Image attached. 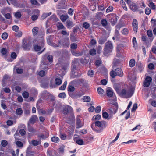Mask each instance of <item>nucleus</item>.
I'll return each mask as SVG.
<instances>
[{"label": "nucleus", "mask_w": 156, "mask_h": 156, "mask_svg": "<svg viewBox=\"0 0 156 156\" xmlns=\"http://www.w3.org/2000/svg\"><path fill=\"white\" fill-rule=\"evenodd\" d=\"M62 107V104L61 103H58L56 105L55 108L57 110L59 111L61 109Z\"/></svg>", "instance_id": "60"}, {"label": "nucleus", "mask_w": 156, "mask_h": 156, "mask_svg": "<svg viewBox=\"0 0 156 156\" xmlns=\"http://www.w3.org/2000/svg\"><path fill=\"white\" fill-rule=\"evenodd\" d=\"M17 57V55L15 52H13L11 53L10 57L14 59L16 58Z\"/></svg>", "instance_id": "63"}, {"label": "nucleus", "mask_w": 156, "mask_h": 156, "mask_svg": "<svg viewBox=\"0 0 156 156\" xmlns=\"http://www.w3.org/2000/svg\"><path fill=\"white\" fill-rule=\"evenodd\" d=\"M38 120V118L36 115H33L30 118L29 121L30 122L33 124L36 121Z\"/></svg>", "instance_id": "22"}, {"label": "nucleus", "mask_w": 156, "mask_h": 156, "mask_svg": "<svg viewBox=\"0 0 156 156\" xmlns=\"http://www.w3.org/2000/svg\"><path fill=\"white\" fill-rule=\"evenodd\" d=\"M58 97L60 98H64L66 97V95L65 92L61 93L59 94Z\"/></svg>", "instance_id": "64"}, {"label": "nucleus", "mask_w": 156, "mask_h": 156, "mask_svg": "<svg viewBox=\"0 0 156 156\" xmlns=\"http://www.w3.org/2000/svg\"><path fill=\"white\" fill-rule=\"evenodd\" d=\"M101 118V115L100 114H97L94 115L92 118V120H100Z\"/></svg>", "instance_id": "30"}, {"label": "nucleus", "mask_w": 156, "mask_h": 156, "mask_svg": "<svg viewBox=\"0 0 156 156\" xmlns=\"http://www.w3.org/2000/svg\"><path fill=\"white\" fill-rule=\"evenodd\" d=\"M22 95L24 98L27 99L29 97V94L28 92L27 91H24Z\"/></svg>", "instance_id": "56"}, {"label": "nucleus", "mask_w": 156, "mask_h": 156, "mask_svg": "<svg viewBox=\"0 0 156 156\" xmlns=\"http://www.w3.org/2000/svg\"><path fill=\"white\" fill-rule=\"evenodd\" d=\"M74 141L79 145H82L84 144V141L82 139L76 137L74 139Z\"/></svg>", "instance_id": "20"}, {"label": "nucleus", "mask_w": 156, "mask_h": 156, "mask_svg": "<svg viewBox=\"0 0 156 156\" xmlns=\"http://www.w3.org/2000/svg\"><path fill=\"white\" fill-rule=\"evenodd\" d=\"M115 37L117 40L120 39V34L118 30H115Z\"/></svg>", "instance_id": "39"}, {"label": "nucleus", "mask_w": 156, "mask_h": 156, "mask_svg": "<svg viewBox=\"0 0 156 156\" xmlns=\"http://www.w3.org/2000/svg\"><path fill=\"white\" fill-rule=\"evenodd\" d=\"M106 93L107 96L109 98L112 97L113 96L114 94H115L113 90L110 87H108L107 88ZM115 96L116 97L115 95Z\"/></svg>", "instance_id": "15"}, {"label": "nucleus", "mask_w": 156, "mask_h": 156, "mask_svg": "<svg viewBox=\"0 0 156 156\" xmlns=\"http://www.w3.org/2000/svg\"><path fill=\"white\" fill-rule=\"evenodd\" d=\"M94 71L92 70H89L88 71L87 74L90 77H92L93 76Z\"/></svg>", "instance_id": "52"}, {"label": "nucleus", "mask_w": 156, "mask_h": 156, "mask_svg": "<svg viewBox=\"0 0 156 156\" xmlns=\"http://www.w3.org/2000/svg\"><path fill=\"white\" fill-rule=\"evenodd\" d=\"M51 140L52 142L55 143H58L59 142L60 140L58 137L56 136H53L51 137Z\"/></svg>", "instance_id": "27"}, {"label": "nucleus", "mask_w": 156, "mask_h": 156, "mask_svg": "<svg viewBox=\"0 0 156 156\" xmlns=\"http://www.w3.org/2000/svg\"><path fill=\"white\" fill-rule=\"evenodd\" d=\"M137 108V104L136 103H135L133 104L132 108L131 109V112H135Z\"/></svg>", "instance_id": "61"}, {"label": "nucleus", "mask_w": 156, "mask_h": 156, "mask_svg": "<svg viewBox=\"0 0 156 156\" xmlns=\"http://www.w3.org/2000/svg\"><path fill=\"white\" fill-rule=\"evenodd\" d=\"M117 75L120 77H122L123 76V73L122 69L121 68H117L115 70Z\"/></svg>", "instance_id": "19"}, {"label": "nucleus", "mask_w": 156, "mask_h": 156, "mask_svg": "<svg viewBox=\"0 0 156 156\" xmlns=\"http://www.w3.org/2000/svg\"><path fill=\"white\" fill-rule=\"evenodd\" d=\"M27 128L29 132L34 133L35 132L34 129L33 127L30 125L29 123H28L27 124Z\"/></svg>", "instance_id": "38"}, {"label": "nucleus", "mask_w": 156, "mask_h": 156, "mask_svg": "<svg viewBox=\"0 0 156 156\" xmlns=\"http://www.w3.org/2000/svg\"><path fill=\"white\" fill-rule=\"evenodd\" d=\"M73 110V108L71 106L66 105L63 107V113L65 115H68L69 113L70 112H72Z\"/></svg>", "instance_id": "11"}, {"label": "nucleus", "mask_w": 156, "mask_h": 156, "mask_svg": "<svg viewBox=\"0 0 156 156\" xmlns=\"http://www.w3.org/2000/svg\"><path fill=\"white\" fill-rule=\"evenodd\" d=\"M111 104L115 106L116 108L114 109V114H115L117 112L118 109V105L117 102H115V103H112Z\"/></svg>", "instance_id": "36"}, {"label": "nucleus", "mask_w": 156, "mask_h": 156, "mask_svg": "<svg viewBox=\"0 0 156 156\" xmlns=\"http://www.w3.org/2000/svg\"><path fill=\"white\" fill-rule=\"evenodd\" d=\"M14 31L17 32L15 33V36L16 37H21L23 34L22 32V31H20L18 32H17L19 30H13Z\"/></svg>", "instance_id": "29"}, {"label": "nucleus", "mask_w": 156, "mask_h": 156, "mask_svg": "<svg viewBox=\"0 0 156 156\" xmlns=\"http://www.w3.org/2000/svg\"><path fill=\"white\" fill-rule=\"evenodd\" d=\"M40 86L44 89H47L48 87V83L47 80L45 79L42 80L41 81Z\"/></svg>", "instance_id": "17"}, {"label": "nucleus", "mask_w": 156, "mask_h": 156, "mask_svg": "<svg viewBox=\"0 0 156 156\" xmlns=\"http://www.w3.org/2000/svg\"><path fill=\"white\" fill-rule=\"evenodd\" d=\"M81 74L80 73H79L76 71H72L71 72V77L74 79L76 78L80 77L81 76Z\"/></svg>", "instance_id": "21"}, {"label": "nucleus", "mask_w": 156, "mask_h": 156, "mask_svg": "<svg viewBox=\"0 0 156 156\" xmlns=\"http://www.w3.org/2000/svg\"><path fill=\"white\" fill-rule=\"evenodd\" d=\"M112 48L113 46L112 43L111 41H108L105 44L104 50L107 53H109L112 51L111 49Z\"/></svg>", "instance_id": "9"}, {"label": "nucleus", "mask_w": 156, "mask_h": 156, "mask_svg": "<svg viewBox=\"0 0 156 156\" xmlns=\"http://www.w3.org/2000/svg\"><path fill=\"white\" fill-rule=\"evenodd\" d=\"M16 71L17 74H21L23 72V69L18 67L16 69Z\"/></svg>", "instance_id": "49"}, {"label": "nucleus", "mask_w": 156, "mask_h": 156, "mask_svg": "<svg viewBox=\"0 0 156 156\" xmlns=\"http://www.w3.org/2000/svg\"><path fill=\"white\" fill-rule=\"evenodd\" d=\"M101 110V106L99 105L96 107L95 108V112L97 113H99Z\"/></svg>", "instance_id": "59"}, {"label": "nucleus", "mask_w": 156, "mask_h": 156, "mask_svg": "<svg viewBox=\"0 0 156 156\" xmlns=\"http://www.w3.org/2000/svg\"><path fill=\"white\" fill-rule=\"evenodd\" d=\"M97 91L98 94L101 95H103L104 92V90L100 87H99L98 88Z\"/></svg>", "instance_id": "46"}, {"label": "nucleus", "mask_w": 156, "mask_h": 156, "mask_svg": "<svg viewBox=\"0 0 156 156\" xmlns=\"http://www.w3.org/2000/svg\"><path fill=\"white\" fill-rule=\"evenodd\" d=\"M83 126V125L81 121L80 118L77 117L76 118V129H79L81 128Z\"/></svg>", "instance_id": "18"}, {"label": "nucleus", "mask_w": 156, "mask_h": 156, "mask_svg": "<svg viewBox=\"0 0 156 156\" xmlns=\"http://www.w3.org/2000/svg\"><path fill=\"white\" fill-rule=\"evenodd\" d=\"M135 64V61L134 59L132 58L129 62V66L131 67H134Z\"/></svg>", "instance_id": "35"}, {"label": "nucleus", "mask_w": 156, "mask_h": 156, "mask_svg": "<svg viewBox=\"0 0 156 156\" xmlns=\"http://www.w3.org/2000/svg\"><path fill=\"white\" fill-rule=\"evenodd\" d=\"M102 35L100 37L98 41V43L100 44H103L107 41L108 37V34H106V30H102Z\"/></svg>", "instance_id": "6"}, {"label": "nucleus", "mask_w": 156, "mask_h": 156, "mask_svg": "<svg viewBox=\"0 0 156 156\" xmlns=\"http://www.w3.org/2000/svg\"><path fill=\"white\" fill-rule=\"evenodd\" d=\"M60 137L62 140H65L66 139L67 136L66 134L65 133H60Z\"/></svg>", "instance_id": "51"}, {"label": "nucleus", "mask_w": 156, "mask_h": 156, "mask_svg": "<svg viewBox=\"0 0 156 156\" xmlns=\"http://www.w3.org/2000/svg\"><path fill=\"white\" fill-rule=\"evenodd\" d=\"M66 26L68 28H70L74 25L73 23L69 20H67L66 21Z\"/></svg>", "instance_id": "32"}, {"label": "nucleus", "mask_w": 156, "mask_h": 156, "mask_svg": "<svg viewBox=\"0 0 156 156\" xmlns=\"http://www.w3.org/2000/svg\"><path fill=\"white\" fill-rule=\"evenodd\" d=\"M75 80L76 81V83L77 84L83 83H84L85 80L83 79L79 78Z\"/></svg>", "instance_id": "43"}, {"label": "nucleus", "mask_w": 156, "mask_h": 156, "mask_svg": "<svg viewBox=\"0 0 156 156\" xmlns=\"http://www.w3.org/2000/svg\"><path fill=\"white\" fill-rule=\"evenodd\" d=\"M139 7L135 3L132 2L130 5V8L133 11H138L140 14L143 13L144 12L143 9H139Z\"/></svg>", "instance_id": "8"}, {"label": "nucleus", "mask_w": 156, "mask_h": 156, "mask_svg": "<svg viewBox=\"0 0 156 156\" xmlns=\"http://www.w3.org/2000/svg\"><path fill=\"white\" fill-rule=\"evenodd\" d=\"M62 46L64 48H67L69 46V37H65L62 40Z\"/></svg>", "instance_id": "13"}, {"label": "nucleus", "mask_w": 156, "mask_h": 156, "mask_svg": "<svg viewBox=\"0 0 156 156\" xmlns=\"http://www.w3.org/2000/svg\"><path fill=\"white\" fill-rule=\"evenodd\" d=\"M110 74L111 77L113 78H115L117 76L115 70L114 71L112 70L111 71L110 73Z\"/></svg>", "instance_id": "42"}, {"label": "nucleus", "mask_w": 156, "mask_h": 156, "mask_svg": "<svg viewBox=\"0 0 156 156\" xmlns=\"http://www.w3.org/2000/svg\"><path fill=\"white\" fill-rule=\"evenodd\" d=\"M132 27L133 29H137L138 28V22L136 19H133L132 21Z\"/></svg>", "instance_id": "23"}, {"label": "nucleus", "mask_w": 156, "mask_h": 156, "mask_svg": "<svg viewBox=\"0 0 156 156\" xmlns=\"http://www.w3.org/2000/svg\"><path fill=\"white\" fill-rule=\"evenodd\" d=\"M47 58L48 62L51 63L53 61V56L52 55H48L47 56Z\"/></svg>", "instance_id": "50"}, {"label": "nucleus", "mask_w": 156, "mask_h": 156, "mask_svg": "<svg viewBox=\"0 0 156 156\" xmlns=\"http://www.w3.org/2000/svg\"><path fill=\"white\" fill-rule=\"evenodd\" d=\"M49 97H51L50 101L52 102H54L55 101V97L47 90L44 91L41 95L42 98L46 100H48L49 99Z\"/></svg>", "instance_id": "5"}, {"label": "nucleus", "mask_w": 156, "mask_h": 156, "mask_svg": "<svg viewBox=\"0 0 156 156\" xmlns=\"http://www.w3.org/2000/svg\"><path fill=\"white\" fill-rule=\"evenodd\" d=\"M139 5H140L141 9H144L146 6V5L143 1L142 0L140 1L139 3Z\"/></svg>", "instance_id": "54"}, {"label": "nucleus", "mask_w": 156, "mask_h": 156, "mask_svg": "<svg viewBox=\"0 0 156 156\" xmlns=\"http://www.w3.org/2000/svg\"><path fill=\"white\" fill-rule=\"evenodd\" d=\"M16 113L18 115H21L23 113V111L21 108H17L16 110Z\"/></svg>", "instance_id": "40"}, {"label": "nucleus", "mask_w": 156, "mask_h": 156, "mask_svg": "<svg viewBox=\"0 0 156 156\" xmlns=\"http://www.w3.org/2000/svg\"><path fill=\"white\" fill-rule=\"evenodd\" d=\"M89 54L92 56L95 55L96 54V50L94 48L90 49L89 51Z\"/></svg>", "instance_id": "55"}, {"label": "nucleus", "mask_w": 156, "mask_h": 156, "mask_svg": "<svg viewBox=\"0 0 156 156\" xmlns=\"http://www.w3.org/2000/svg\"><path fill=\"white\" fill-rule=\"evenodd\" d=\"M16 145L19 148L22 147L23 146V143L20 141H17L16 143Z\"/></svg>", "instance_id": "62"}, {"label": "nucleus", "mask_w": 156, "mask_h": 156, "mask_svg": "<svg viewBox=\"0 0 156 156\" xmlns=\"http://www.w3.org/2000/svg\"><path fill=\"white\" fill-rule=\"evenodd\" d=\"M31 46V43L29 39H24L22 43V47L24 50H29Z\"/></svg>", "instance_id": "7"}, {"label": "nucleus", "mask_w": 156, "mask_h": 156, "mask_svg": "<svg viewBox=\"0 0 156 156\" xmlns=\"http://www.w3.org/2000/svg\"><path fill=\"white\" fill-rule=\"evenodd\" d=\"M84 102H89L90 101L91 99L90 97L88 96H84L82 99Z\"/></svg>", "instance_id": "37"}, {"label": "nucleus", "mask_w": 156, "mask_h": 156, "mask_svg": "<svg viewBox=\"0 0 156 156\" xmlns=\"http://www.w3.org/2000/svg\"><path fill=\"white\" fill-rule=\"evenodd\" d=\"M147 34L148 37H151L150 39L151 40V42L154 38L153 37H152L153 36L152 30H147Z\"/></svg>", "instance_id": "31"}, {"label": "nucleus", "mask_w": 156, "mask_h": 156, "mask_svg": "<svg viewBox=\"0 0 156 156\" xmlns=\"http://www.w3.org/2000/svg\"><path fill=\"white\" fill-rule=\"evenodd\" d=\"M78 30H73V32L70 34V39L71 41L74 42L77 41V38L75 36V32H77Z\"/></svg>", "instance_id": "16"}, {"label": "nucleus", "mask_w": 156, "mask_h": 156, "mask_svg": "<svg viewBox=\"0 0 156 156\" xmlns=\"http://www.w3.org/2000/svg\"><path fill=\"white\" fill-rule=\"evenodd\" d=\"M69 18V16L67 14L62 15L60 16L61 20L63 22H65Z\"/></svg>", "instance_id": "25"}, {"label": "nucleus", "mask_w": 156, "mask_h": 156, "mask_svg": "<svg viewBox=\"0 0 156 156\" xmlns=\"http://www.w3.org/2000/svg\"><path fill=\"white\" fill-rule=\"evenodd\" d=\"M8 142L5 140H2L1 141V144L2 146L4 147H6L7 145H8Z\"/></svg>", "instance_id": "58"}, {"label": "nucleus", "mask_w": 156, "mask_h": 156, "mask_svg": "<svg viewBox=\"0 0 156 156\" xmlns=\"http://www.w3.org/2000/svg\"><path fill=\"white\" fill-rule=\"evenodd\" d=\"M108 17L110 21L113 25H114L117 22L118 16L115 14H110Z\"/></svg>", "instance_id": "10"}, {"label": "nucleus", "mask_w": 156, "mask_h": 156, "mask_svg": "<svg viewBox=\"0 0 156 156\" xmlns=\"http://www.w3.org/2000/svg\"><path fill=\"white\" fill-rule=\"evenodd\" d=\"M65 148V146L63 144L60 146L58 150V153L60 154H63L64 152Z\"/></svg>", "instance_id": "24"}, {"label": "nucleus", "mask_w": 156, "mask_h": 156, "mask_svg": "<svg viewBox=\"0 0 156 156\" xmlns=\"http://www.w3.org/2000/svg\"><path fill=\"white\" fill-rule=\"evenodd\" d=\"M72 55L76 57L81 56L83 55V54L85 53V51H82L80 52H78L75 50H70Z\"/></svg>", "instance_id": "14"}, {"label": "nucleus", "mask_w": 156, "mask_h": 156, "mask_svg": "<svg viewBox=\"0 0 156 156\" xmlns=\"http://www.w3.org/2000/svg\"><path fill=\"white\" fill-rule=\"evenodd\" d=\"M83 27L86 29H88L90 27V24L87 22H84L83 24Z\"/></svg>", "instance_id": "48"}, {"label": "nucleus", "mask_w": 156, "mask_h": 156, "mask_svg": "<svg viewBox=\"0 0 156 156\" xmlns=\"http://www.w3.org/2000/svg\"><path fill=\"white\" fill-rule=\"evenodd\" d=\"M75 88L74 86L72 85H68L67 87L68 93L69 96L73 99H78L84 94L83 92L81 91L74 93Z\"/></svg>", "instance_id": "1"}, {"label": "nucleus", "mask_w": 156, "mask_h": 156, "mask_svg": "<svg viewBox=\"0 0 156 156\" xmlns=\"http://www.w3.org/2000/svg\"><path fill=\"white\" fill-rule=\"evenodd\" d=\"M57 27L58 29H63L65 28L64 26L61 23H58L57 24Z\"/></svg>", "instance_id": "45"}, {"label": "nucleus", "mask_w": 156, "mask_h": 156, "mask_svg": "<svg viewBox=\"0 0 156 156\" xmlns=\"http://www.w3.org/2000/svg\"><path fill=\"white\" fill-rule=\"evenodd\" d=\"M152 81V78L150 76H146L145 80L143 82V86L144 87H149Z\"/></svg>", "instance_id": "12"}, {"label": "nucleus", "mask_w": 156, "mask_h": 156, "mask_svg": "<svg viewBox=\"0 0 156 156\" xmlns=\"http://www.w3.org/2000/svg\"><path fill=\"white\" fill-rule=\"evenodd\" d=\"M55 83L56 85L59 86L62 83V80L60 78H56L55 79Z\"/></svg>", "instance_id": "28"}, {"label": "nucleus", "mask_w": 156, "mask_h": 156, "mask_svg": "<svg viewBox=\"0 0 156 156\" xmlns=\"http://www.w3.org/2000/svg\"><path fill=\"white\" fill-rule=\"evenodd\" d=\"M45 41L44 39H40L37 41L36 43L33 45V48L35 51L38 52L39 54L42 53L44 50L45 48H44L41 51H40L42 48L44 46Z\"/></svg>", "instance_id": "2"}, {"label": "nucleus", "mask_w": 156, "mask_h": 156, "mask_svg": "<svg viewBox=\"0 0 156 156\" xmlns=\"http://www.w3.org/2000/svg\"><path fill=\"white\" fill-rule=\"evenodd\" d=\"M32 143L34 146H37L41 144V141L40 140L39 141L37 140H34L32 141Z\"/></svg>", "instance_id": "34"}, {"label": "nucleus", "mask_w": 156, "mask_h": 156, "mask_svg": "<svg viewBox=\"0 0 156 156\" xmlns=\"http://www.w3.org/2000/svg\"><path fill=\"white\" fill-rule=\"evenodd\" d=\"M51 12L44 13L41 16V18L42 19L44 20L47 17L51 15Z\"/></svg>", "instance_id": "44"}, {"label": "nucleus", "mask_w": 156, "mask_h": 156, "mask_svg": "<svg viewBox=\"0 0 156 156\" xmlns=\"http://www.w3.org/2000/svg\"><path fill=\"white\" fill-rule=\"evenodd\" d=\"M102 116L103 118L108 120L109 117V114L106 112H104L103 110L102 111Z\"/></svg>", "instance_id": "33"}, {"label": "nucleus", "mask_w": 156, "mask_h": 156, "mask_svg": "<svg viewBox=\"0 0 156 156\" xmlns=\"http://www.w3.org/2000/svg\"><path fill=\"white\" fill-rule=\"evenodd\" d=\"M115 89L120 96H122L123 98H131L133 94L134 91V89L133 88H131L129 91L128 92L125 89H122L119 93L118 92L117 89Z\"/></svg>", "instance_id": "3"}, {"label": "nucleus", "mask_w": 156, "mask_h": 156, "mask_svg": "<svg viewBox=\"0 0 156 156\" xmlns=\"http://www.w3.org/2000/svg\"><path fill=\"white\" fill-rule=\"evenodd\" d=\"M70 50H75L77 48V45L76 43H73L70 45Z\"/></svg>", "instance_id": "41"}, {"label": "nucleus", "mask_w": 156, "mask_h": 156, "mask_svg": "<svg viewBox=\"0 0 156 156\" xmlns=\"http://www.w3.org/2000/svg\"><path fill=\"white\" fill-rule=\"evenodd\" d=\"M1 52L3 55H5L7 54V51L5 48H3L1 49Z\"/></svg>", "instance_id": "57"}, {"label": "nucleus", "mask_w": 156, "mask_h": 156, "mask_svg": "<svg viewBox=\"0 0 156 156\" xmlns=\"http://www.w3.org/2000/svg\"><path fill=\"white\" fill-rule=\"evenodd\" d=\"M8 36V34L6 32L3 33L2 35V38L3 40H5L7 39Z\"/></svg>", "instance_id": "53"}, {"label": "nucleus", "mask_w": 156, "mask_h": 156, "mask_svg": "<svg viewBox=\"0 0 156 156\" xmlns=\"http://www.w3.org/2000/svg\"><path fill=\"white\" fill-rule=\"evenodd\" d=\"M95 125V126L99 127V128H98L97 127H96L94 126V124L93 123L91 124L90 126L92 130L95 132L96 133H99L102 132L103 131L104 128L102 126V124L101 122L99 120L96 121L94 122Z\"/></svg>", "instance_id": "4"}, {"label": "nucleus", "mask_w": 156, "mask_h": 156, "mask_svg": "<svg viewBox=\"0 0 156 156\" xmlns=\"http://www.w3.org/2000/svg\"><path fill=\"white\" fill-rule=\"evenodd\" d=\"M132 43L133 45V47L135 48V47L137 46V41L136 38L133 37L132 39Z\"/></svg>", "instance_id": "47"}, {"label": "nucleus", "mask_w": 156, "mask_h": 156, "mask_svg": "<svg viewBox=\"0 0 156 156\" xmlns=\"http://www.w3.org/2000/svg\"><path fill=\"white\" fill-rule=\"evenodd\" d=\"M136 66L138 67V69L140 72H141L143 69V65L141 63H137Z\"/></svg>", "instance_id": "26"}]
</instances>
